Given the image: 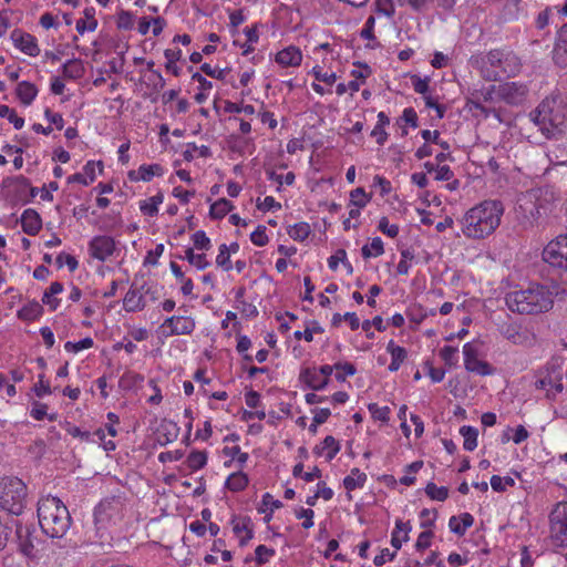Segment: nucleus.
Segmentation results:
<instances>
[{
	"mask_svg": "<svg viewBox=\"0 0 567 567\" xmlns=\"http://www.w3.org/2000/svg\"><path fill=\"white\" fill-rule=\"evenodd\" d=\"M503 214L504 205L501 200H484L463 216L461 219L462 231L467 238L483 239L496 230Z\"/></svg>",
	"mask_w": 567,
	"mask_h": 567,
	"instance_id": "1",
	"label": "nucleus"
},
{
	"mask_svg": "<svg viewBox=\"0 0 567 567\" xmlns=\"http://www.w3.org/2000/svg\"><path fill=\"white\" fill-rule=\"evenodd\" d=\"M471 64L480 70L484 80L493 82L515 76L520 69L518 56L512 51L501 49L472 56Z\"/></svg>",
	"mask_w": 567,
	"mask_h": 567,
	"instance_id": "2",
	"label": "nucleus"
},
{
	"mask_svg": "<svg viewBox=\"0 0 567 567\" xmlns=\"http://www.w3.org/2000/svg\"><path fill=\"white\" fill-rule=\"evenodd\" d=\"M37 512L42 532L51 538H62L71 527L70 512L58 497H42Z\"/></svg>",
	"mask_w": 567,
	"mask_h": 567,
	"instance_id": "3",
	"label": "nucleus"
},
{
	"mask_svg": "<svg viewBox=\"0 0 567 567\" xmlns=\"http://www.w3.org/2000/svg\"><path fill=\"white\" fill-rule=\"evenodd\" d=\"M566 121V105L556 95L546 97L537 107V115L534 124L542 134L547 137H555L563 131Z\"/></svg>",
	"mask_w": 567,
	"mask_h": 567,
	"instance_id": "4",
	"label": "nucleus"
},
{
	"mask_svg": "<svg viewBox=\"0 0 567 567\" xmlns=\"http://www.w3.org/2000/svg\"><path fill=\"white\" fill-rule=\"evenodd\" d=\"M28 498L27 485L16 476L0 480V507L12 515L22 514Z\"/></svg>",
	"mask_w": 567,
	"mask_h": 567,
	"instance_id": "5",
	"label": "nucleus"
},
{
	"mask_svg": "<svg viewBox=\"0 0 567 567\" xmlns=\"http://www.w3.org/2000/svg\"><path fill=\"white\" fill-rule=\"evenodd\" d=\"M126 499L123 495H113L102 499L94 509V522L101 527L117 523L124 517Z\"/></svg>",
	"mask_w": 567,
	"mask_h": 567,
	"instance_id": "6",
	"label": "nucleus"
},
{
	"mask_svg": "<svg viewBox=\"0 0 567 567\" xmlns=\"http://www.w3.org/2000/svg\"><path fill=\"white\" fill-rule=\"evenodd\" d=\"M146 298L151 301L158 300L157 288L146 282L138 285L135 279L123 299V308L127 312L141 311L146 307Z\"/></svg>",
	"mask_w": 567,
	"mask_h": 567,
	"instance_id": "7",
	"label": "nucleus"
},
{
	"mask_svg": "<svg viewBox=\"0 0 567 567\" xmlns=\"http://www.w3.org/2000/svg\"><path fill=\"white\" fill-rule=\"evenodd\" d=\"M543 259L553 267L567 271V234L559 235L543 250Z\"/></svg>",
	"mask_w": 567,
	"mask_h": 567,
	"instance_id": "8",
	"label": "nucleus"
},
{
	"mask_svg": "<svg viewBox=\"0 0 567 567\" xmlns=\"http://www.w3.org/2000/svg\"><path fill=\"white\" fill-rule=\"evenodd\" d=\"M535 385L538 390H543L548 398L560 393L563 391L560 365L554 363L546 371L539 372Z\"/></svg>",
	"mask_w": 567,
	"mask_h": 567,
	"instance_id": "9",
	"label": "nucleus"
},
{
	"mask_svg": "<svg viewBox=\"0 0 567 567\" xmlns=\"http://www.w3.org/2000/svg\"><path fill=\"white\" fill-rule=\"evenodd\" d=\"M550 535L559 547H567V503H559L550 516Z\"/></svg>",
	"mask_w": 567,
	"mask_h": 567,
	"instance_id": "10",
	"label": "nucleus"
},
{
	"mask_svg": "<svg viewBox=\"0 0 567 567\" xmlns=\"http://www.w3.org/2000/svg\"><path fill=\"white\" fill-rule=\"evenodd\" d=\"M563 292L556 282H546L534 288V312H546L553 308L554 298Z\"/></svg>",
	"mask_w": 567,
	"mask_h": 567,
	"instance_id": "11",
	"label": "nucleus"
},
{
	"mask_svg": "<svg viewBox=\"0 0 567 567\" xmlns=\"http://www.w3.org/2000/svg\"><path fill=\"white\" fill-rule=\"evenodd\" d=\"M464 367L468 372L485 377L494 373V368L486 361L478 359V349L467 342L463 346Z\"/></svg>",
	"mask_w": 567,
	"mask_h": 567,
	"instance_id": "12",
	"label": "nucleus"
},
{
	"mask_svg": "<svg viewBox=\"0 0 567 567\" xmlns=\"http://www.w3.org/2000/svg\"><path fill=\"white\" fill-rule=\"evenodd\" d=\"M506 305L512 312L532 313V289L513 291L506 296Z\"/></svg>",
	"mask_w": 567,
	"mask_h": 567,
	"instance_id": "13",
	"label": "nucleus"
},
{
	"mask_svg": "<svg viewBox=\"0 0 567 567\" xmlns=\"http://www.w3.org/2000/svg\"><path fill=\"white\" fill-rule=\"evenodd\" d=\"M19 550L28 558L37 557L33 530L29 526L18 524L16 528Z\"/></svg>",
	"mask_w": 567,
	"mask_h": 567,
	"instance_id": "14",
	"label": "nucleus"
},
{
	"mask_svg": "<svg viewBox=\"0 0 567 567\" xmlns=\"http://www.w3.org/2000/svg\"><path fill=\"white\" fill-rule=\"evenodd\" d=\"M92 257L104 261L113 255L115 250V241L110 236H96L90 243Z\"/></svg>",
	"mask_w": 567,
	"mask_h": 567,
	"instance_id": "15",
	"label": "nucleus"
},
{
	"mask_svg": "<svg viewBox=\"0 0 567 567\" xmlns=\"http://www.w3.org/2000/svg\"><path fill=\"white\" fill-rule=\"evenodd\" d=\"M11 40L13 41L14 45L23 53L30 56H37L40 54L37 39L30 33H25L19 29H16L11 32Z\"/></svg>",
	"mask_w": 567,
	"mask_h": 567,
	"instance_id": "16",
	"label": "nucleus"
},
{
	"mask_svg": "<svg viewBox=\"0 0 567 567\" xmlns=\"http://www.w3.org/2000/svg\"><path fill=\"white\" fill-rule=\"evenodd\" d=\"M162 327H168L173 336L190 334L195 329V321L190 317L172 316L165 319Z\"/></svg>",
	"mask_w": 567,
	"mask_h": 567,
	"instance_id": "17",
	"label": "nucleus"
},
{
	"mask_svg": "<svg viewBox=\"0 0 567 567\" xmlns=\"http://www.w3.org/2000/svg\"><path fill=\"white\" fill-rule=\"evenodd\" d=\"M553 61L559 68H567V23L557 33L553 50Z\"/></svg>",
	"mask_w": 567,
	"mask_h": 567,
	"instance_id": "18",
	"label": "nucleus"
},
{
	"mask_svg": "<svg viewBox=\"0 0 567 567\" xmlns=\"http://www.w3.org/2000/svg\"><path fill=\"white\" fill-rule=\"evenodd\" d=\"M164 169L159 164L141 165L136 171H130L127 176L131 182H150L154 176H162Z\"/></svg>",
	"mask_w": 567,
	"mask_h": 567,
	"instance_id": "19",
	"label": "nucleus"
},
{
	"mask_svg": "<svg viewBox=\"0 0 567 567\" xmlns=\"http://www.w3.org/2000/svg\"><path fill=\"white\" fill-rule=\"evenodd\" d=\"M21 226L25 234L37 235L42 227V220L38 212L32 208L25 209L21 216Z\"/></svg>",
	"mask_w": 567,
	"mask_h": 567,
	"instance_id": "20",
	"label": "nucleus"
},
{
	"mask_svg": "<svg viewBox=\"0 0 567 567\" xmlns=\"http://www.w3.org/2000/svg\"><path fill=\"white\" fill-rule=\"evenodd\" d=\"M301 61V51L292 45L279 51L276 55V62L282 66H298Z\"/></svg>",
	"mask_w": 567,
	"mask_h": 567,
	"instance_id": "21",
	"label": "nucleus"
},
{
	"mask_svg": "<svg viewBox=\"0 0 567 567\" xmlns=\"http://www.w3.org/2000/svg\"><path fill=\"white\" fill-rule=\"evenodd\" d=\"M300 380L312 390H323L329 383V379L322 378L320 373L310 368L301 371Z\"/></svg>",
	"mask_w": 567,
	"mask_h": 567,
	"instance_id": "22",
	"label": "nucleus"
},
{
	"mask_svg": "<svg viewBox=\"0 0 567 567\" xmlns=\"http://www.w3.org/2000/svg\"><path fill=\"white\" fill-rule=\"evenodd\" d=\"M386 350L391 354V363L389 365V370L392 372L398 371L403 361L406 359V350L403 347L395 344L393 340L388 343Z\"/></svg>",
	"mask_w": 567,
	"mask_h": 567,
	"instance_id": "23",
	"label": "nucleus"
},
{
	"mask_svg": "<svg viewBox=\"0 0 567 567\" xmlns=\"http://www.w3.org/2000/svg\"><path fill=\"white\" fill-rule=\"evenodd\" d=\"M313 451L317 455H322L327 451L326 458L331 461L340 451V444L333 436L328 435L322 441L321 446H316Z\"/></svg>",
	"mask_w": 567,
	"mask_h": 567,
	"instance_id": "24",
	"label": "nucleus"
},
{
	"mask_svg": "<svg viewBox=\"0 0 567 567\" xmlns=\"http://www.w3.org/2000/svg\"><path fill=\"white\" fill-rule=\"evenodd\" d=\"M38 94V89L34 84L22 81L17 86V95L22 104L30 105Z\"/></svg>",
	"mask_w": 567,
	"mask_h": 567,
	"instance_id": "25",
	"label": "nucleus"
},
{
	"mask_svg": "<svg viewBox=\"0 0 567 567\" xmlns=\"http://www.w3.org/2000/svg\"><path fill=\"white\" fill-rule=\"evenodd\" d=\"M411 527L409 523L396 520L395 529L392 533L391 545L398 550L401 548L402 543L409 539V532Z\"/></svg>",
	"mask_w": 567,
	"mask_h": 567,
	"instance_id": "26",
	"label": "nucleus"
},
{
	"mask_svg": "<svg viewBox=\"0 0 567 567\" xmlns=\"http://www.w3.org/2000/svg\"><path fill=\"white\" fill-rule=\"evenodd\" d=\"M42 312V306L38 301L33 300L29 301L18 311V317L24 321H33L39 318Z\"/></svg>",
	"mask_w": 567,
	"mask_h": 567,
	"instance_id": "27",
	"label": "nucleus"
},
{
	"mask_svg": "<svg viewBox=\"0 0 567 567\" xmlns=\"http://www.w3.org/2000/svg\"><path fill=\"white\" fill-rule=\"evenodd\" d=\"M367 475L359 468H352L350 475L343 478V486L347 491H354L364 486Z\"/></svg>",
	"mask_w": 567,
	"mask_h": 567,
	"instance_id": "28",
	"label": "nucleus"
},
{
	"mask_svg": "<svg viewBox=\"0 0 567 567\" xmlns=\"http://www.w3.org/2000/svg\"><path fill=\"white\" fill-rule=\"evenodd\" d=\"M234 209V205L226 198H219L212 204L209 215L213 219H221Z\"/></svg>",
	"mask_w": 567,
	"mask_h": 567,
	"instance_id": "29",
	"label": "nucleus"
},
{
	"mask_svg": "<svg viewBox=\"0 0 567 567\" xmlns=\"http://www.w3.org/2000/svg\"><path fill=\"white\" fill-rule=\"evenodd\" d=\"M248 483V476L243 472H237L227 477L225 486L231 492H240L247 487Z\"/></svg>",
	"mask_w": 567,
	"mask_h": 567,
	"instance_id": "30",
	"label": "nucleus"
},
{
	"mask_svg": "<svg viewBox=\"0 0 567 567\" xmlns=\"http://www.w3.org/2000/svg\"><path fill=\"white\" fill-rule=\"evenodd\" d=\"M460 434L463 436V447L466 451H474L477 447L478 431L476 427L463 425L460 429Z\"/></svg>",
	"mask_w": 567,
	"mask_h": 567,
	"instance_id": "31",
	"label": "nucleus"
},
{
	"mask_svg": "<svg viewBox=\"0 0 567 567\" xmlns=\"http://www.w3.org/2000/svg\"><path fill=\"white\" fill-rule=\"evenodd\" d=\"M84 69L82 63L76 60L72 59L66 61L62 66V74L64 78L75 80L83 75Z\"/></svg>",
	"mask_w": 567,
	"mask_h": 567,
	"instance_id": "32",
	"label": "nucleus"
},
{
	"mask_svg": "<svg viewBox=\"0 0 567 567\" xmlns=\"http://www.w3.org/2000/svg\"><path fill=\"white\" fill-rule=\"evenodd\" d=\"M164 196L162 193H157L153 197H151L147 202L141 203V212L147 216H156L158 213V205L163 203Z\"/></svg>",
	"mask_w": 567,
	"mask_h": 567,
	"instance_id": "33",
	"label": "nucleus"
},
{
	"mask_svg": "<svg viewBox=\"0 0 567 567\" xmlns=\"http://www.w3.org/2000/svg\"><path fill=\"white\" fill-rule=\"evenodd\" d=\"M12 186L16 192L14 199L17 202L28 203L29 202L28 189L30 188L29 179L23 176H20L18 178H16Z\"/></svg>",
	"mask_w": 567,
	"mask_h": 567,
	"instance_id": "34",
	"label": "nucleus"
},
{
	"mask_svg": "<svg viewBox=\"0 0 567 567\" xmlns=\"http://www.w3.org/2000/svg\"><path fill=\"white\" fill-rule=\"evenodd\" d=\"M383 252V241L380 237L373 238L370 246L364 245L361 249V254L364 259L381 256Z\"/></svg>",
	"mask_w": 567,
	"mask_h": 567,
	"instance_id": "35",
	"label": "nucleus"
},
{
	"mask_svg": "<svg viewBox=\"0 0 567 567\" xmlns=\"http://www.w3.org/2000/svg\"><path fill=\"white\" fill-rule=\"evenodd\" d=\"M311 233L310 225L308 223L301 221L298 224H295L293 226H290L288 229V235L293 239L298 241H303L308 238V236Z\"/></svg>",
	"mask_w": 567,
	"mask_h": 567,
	"instance_id": "36",
	"label": "nucleus"
},
{
	"mask_svg": "<svg viewBox=\"0 0 567 567\" xmlns=\"http://www.w3.org/2000/svg\"><path fill=\"white\" fill-rule=\"evenodd\" d=\"M503 334L506 339L517 344L525 342L528 338L526 331L522 332L519 327L515 323L506 326L503 329Z\"/></svg>",
	"mask_w": 567,
	"mask_h": 567,
	"instance_id": "37",
	"label": "nucleus"
},
{
	"mask_svg": "<svg viewBox=\"0 0 567 567\" xmlns=\"http://www.w3.org/2000/svg\"><path fill=\"white\" fill-rule=\"evenodd\" d=\"M207 463V454L203 451H193L186 458V464L192 471L203 468Z\"/></svg>",
	"mask_w": 567,
	"mask_h": 567,
	"instance_id": "38",
	"label": "nucleus"
},
{
	"mask_svg": "<svg viewBox=\"0 0 567 567\" xmlns=\"http://www.w3.org/2000/svg\"><path fill=\"white\" fill-rule=\"evenodd\" d=\"M425 494L433 501L443 502L449 497V488L445 486H436L433 482L425 486Z\"/></svg>",
	"mask_w": 567,
	"mask_h": 567,
	"instance_id": "39",
	"label": "nucleus"
},
{
	"mask_svg": "<svg viewBox=\"0 0 567 567\" xmlns=\"http://www.w3.org/2000/svg\"><path fill=\"white\" fill-rule=\"evenodd\" d=\"M187 261L195 266L197 269L203 270L209 266L205 254H195L193 248H187L185 251Z\"/></svg>",
	"mask_w": 567,
	"mask_h": 567,
	"instance_id": "40",
	"label": "nucleus"
},
{
	"mask_svg": "<svg viewBox=\"0 0 567 567\" xmlns=\"http://www.w3.org/2000/svg\"><path fill=\"white\" fill-rule=\"evenodd\" d=\"M0 117L8 118L17 130L22 128L24 125V120L18 116L16 111L8 105H0Z\"/></svg>",
	"mask_w": 567,
	"mask_h": 567,
	"instance_id": "41",
	"label": "nucleus"
},
{
	"mask_svg": "<svg viewBox=\"0 0 567 567\" xmlns=\"http://www.w3.org/2000/svg\"><path fill=\"white\" fill-rule=\"evenodd\" d=\"M334 368L338 371L336 373V379L340 382H343L346 380V377H351L357 372L355 367L350 362H337L334 364Z\"/></svg>",
	"mask_w": 567,
	"mask_h": 567,
	"instance_id": "42",
	"label": "nucleus"
},
{
	"mask_svg": "<svg viewBox=\"0 0 567 567\" xmlns=\"http://www.w3.org/2000/svg\"><path fill=\"white\" fill-rule=\"evenodd\" d=\"M370 196H368L363 188L358 187L350 193V202L354 207L363 208L369 203Z\"/></svg>",
	"mask_w": 567,
	"mask_h": 567,
	"instance_id": "43",
	"label": "nucleus"
},
{
	"mask_svg": "<svg viewBox=\"0 0 567 567\" xmlns=\"http://www.w3.org/2000/svg\"><path fill=\"white\" fill-rule=\"evenodd\" d=\"M216 264L226 271L231 269L233 266L230 262L229 248L226 244H221L219 246V254L216 257Z\"/></svg>",
	"mask_w": 567,
	"mask_h": 567,
	"instance_id": "44",
	"label": "nucleus"
},
{
	"mask_svg": "<svg viewBox=\"0 0 567 567\" xmlns=\"http://www.w3.org/2000/svg\"><path fill=\"white\" fill-rule=\"evenodd\" d=\"M457 348L445 346L440 350V357L449 367H454L457 363Z\"/></svg>",
	"mask_w": 567,
	"mask_h": 567,
	"instance_id": "45",
	"label": "nucleus"
},
{
	"mask_svg": "<svg viewBox=\"0 0 567 567\" xmlns=\"http://www.w3.org/2000/svg\"><path fill=\"white\" fill-rule=\"evenodd\" d=\"M194 247L198 250H209L212 247L210 239L206 236L204 230H197L192 236Z\"/></svg>",
	"mask_w": 567,
	"mask_h": 567,
	"instance_id": "46",
	"label": "nucleus"
},
{
	"mask_svg": "<svg viewBox=\"0 0 567 567\" xmlns=\"http://www.w3.org/2000/svg\"><path fill=\"white\" fill-rule=\"evenodd\" d=\"M372 417L382 422H388L390 419V408L379 406L377 403H370L368 406Z\"/></svg>",
	"mask_w": 567,
	"mask_h": 567,
	"instance_id": "47",
	"label": "nucleus"
},
{
	"mask_svg": "<svg viewBox=\"0 0 567 567\" xmlns=\"http://www.w3.org/2000/svg\"><path fill=\"white\" fill-rule=\"evenodd\" d=\"M93 347V339L87 337V338H84L78 342H71V341H68L65 344H64V349L68 351V352H73V353H76L79 351H82L84 349H90Z\"/></svg>",
	"mask_w": 567,
	"mask_h": 567,
	"instance_id": "48",
	"label": "nucleus"
},
{
	"mask_svg": "<svg viewBox=\"0 0 567 567\" xmlns=\"http://www.w3.org/2000/svg\"><path fill=\"white\" fill-rule=\"evenodd\" d=\"M275 549L269 548L265 545H259L255 549L256 561L259 566L266 564L269 560V558L275 556Z\"/></svg>",
	"mask_w": 567,
	"mask_h": 567,
	"instance_id": "49",
	"label": "nucleus"
},
{
	"mask_svg": "<svg viewBox=\"0 0 567 567\" xmlns=\"http://www.w3.org/2000/svg\"><path fill=\"white\" fill-rule=\"evenodd\" d=\"M514 484L515 481L511 476L501 477L498 475H493L491 477V486L495 492H504L506 485L513 486Z\"/></svg>",
	"mask_w": 567,
	"mask_h": 567,
	"instance_id": "50",
	"label": "nucleus"
},
{
	"mask_svg": "<svg viewBox=\"0 0 567 567\" xmlns=\"http://www.w3.org/2000/svg\"><path fill=\"white\" fill-rule=\"evenodd\" d=\"M55 261L59 268L66 265L71 272H73L79 266L76 258L65 252L59 254Z\"/></svg>",
	"mask_w": 567,
	"mask_h": 567,
	"instance_id": "51",
	"label": "nucleus"
},
{
	"mask_svg": "<svg viewBox=\"0 0 567 567\" xmlns=\"http://www.w3.org/2000/svg\"><path fill=\"white\" fill-rule=\"evenodd\" d=\"M250 240L254 245L258 247H264L268 243V236L266 234V227L262 225H259L255 231L250 235Z\"/></svg>",
	"mask_w": 567,
	"mask_h": 567,
	"instance_id": "52",
	"label": "nucleus"
},
{
	"mask_svg": "<svg viewBox=\"0 0 567 567\" xmlns=\"http://www.w3.org/2000/svg\"><path fill=\"white\" fill-rule=\"evenodd\" d=\"M134 17L131 12L122 10L117 17V28L123 30H131L133 28Z\"/></svg>",
	"mask_w": 567,
	"mask_h": 567,
	"instance_id": "53",
	"label": "nucleus"
},
{
	"mask_svg": "<svg viewBox=\"0 0 567 567\" xmlns=\"http://www.w3.org/2000/svg\"><path fill=\"white\" fill-rule=\"evenodd\" d=\"M378 228L380 231L385 234L386 236L391 238H395L399 234V226L398 225H390L386 217H382L379 220Z\"/></svg>",
	"mask_w": 567,
	"mask_h": 567,
	"instance_id": "54",
	"label": "nucleus"
},
{
	"mask_svg": "<svg viewBox=\"0 0 567 567\" xmlns=\"http://www.w3.org/2000/svg\"><path fill=\"white\" fill-rule=\"evenodd\" d=\"M312 74L317 81L324 82L329 85H332L337 80L336 73L323 72L320 66H315L312 69Z\"/></svg>",
	"mask_w": 567,
	"mask_h": 567,
	"instance_id": "55",
	"label": "nucleus"
},
{
	"mask_svg": "<svg viewBox=\"0 0 567 567\" xmlns=\"http://www.w3.org/2000/svg\"><path fill=\"white\" fill-rule=\"evenodd\" d=\"M437 516V512L435 509L424 508L420 513V517L422 518L421 527L429 528L434 525V520Z\"/></svg>",
	"mask_w": 567,
	"mask_h": 567,
	"instance_id": "56",
	"label": "nucleus"
},
{
	"mask_svg": "<svg viewBox=\"0 0 567 567\" xmlns=\"http://www.w3.org/2000/svg\"><path fill=\"white\" fill-rule=\"evenodd\" d=\"M33 391L35 395L39 398L52 393L49 382L44 381V374L39 375V381L38 383L34 384Z\"/></svg>",
	"mask_w": 567,
	"mask_h": 567,
	"instance_id": "57",
	"label": "nucleus"
},
{
	"mask_svg": "<svg viewBox=\"0 0 567 567\" xmlns=\"http://www.w3.org/2000/svg\"><path fill=\"white\" fill-rule=\"evenodd\" d=\"M297 517L298 518H302L303 523H302V527L308 529L310 527L313 526V516H315V512L310 508H300L298 512H297Z\"/></svg>",
	"mask_w": 567,
	"mask_h": 567,
	"instance_id": "58",
	"label": "nucleus"
},
{
	"mask_svg": "<svg viewBox=\"0 0 567 567\" xmlns=\"http://www.w3.org/2000/svg\"><path fill=\"white\" fill-rule=\"evenodd\" d=\"M257 208L267 212L275 208L280 209L281 205L280 203L276 202L272 196H267L262 202H260V198L257 199Z\"/></svg>",
	"mask_w": 567,
	"mask_h": 567,
	"instance_id": "59",
	"label": "nucleus"
},
{
	"mask_svg": "<svg viewBox=\"0 0 567 567\" xmlns=\"http://www.w3.org/2000/svg\"><path fill=\"white\" fill-rule=\"evenodd\" d=\"M234 533L240 536L241 533L246 532V537L240 539V545L244 546L247 540L252 538V530L248 528L246 523H236L233 527Z\"/></svg>",
	"mask_w": 567,
	"mask_h": 567,
	"instance_id": "60",
	"label": "nucleus"
},
{
	"mask_svg": "<svg viewBox=\"0 0 567 567\" xmlns=\"http://www.w3.org/2000/svg\"><path fill=\"white\" fill-rule=\"evenodd\" d=\"M433 537V533L431 530L422 532L416 540L415 547L417 550H424L431 545V538Z\"/></svg>",
	"mask_w": 567,
	"mask_h": 567,
	"instance_id": "61",
	"label": "nucleus"
},
{
	"mask_svg": "<svg viewBox=\"0 0 567 567\" xmlns=\"http://www.w3.org/2000/svg\"><path fill=\"white\" fill-rule=\"evenodd\" d=\"M412 85L415 92L425 94L429 90V80L421 79L419 75L411 76Z\"/></svg>",
	"mask_w": 567,
	"mask_h": 567,
	"instance_id": "62",
	"label": "nucleus"
},
{
	"mask_svg": "<svg viewBox=\"0 0 567 567\" xmlns=\"http://www.w3.org/2000/svg\"><path fill=\"white\" fill-rule=\"evenodd\" d=\"M347 258V251L344 249H338L334 255L329 257L328 266L331 270H337L339 262H343Z\"/></svg>",
	"mask_w": 567,
	"mask_h": 567,
	"instance_id": "63",
	"label": "nucleus"
},
{
	"mask_svg": "<svg viewBox=\"0 0 567 567\" xmlns=\"http://www.w3.org/2000/svg\"><path fill=\"white\" fill-rule=\"evenodd\" d=\"M44 116L51 124L55 125L58 130L63 128L64 121L60 113H53L50 109H47L44 111Z\"/></svg>",
	"mask_w": 567,
	"mask_h": 567,
	"instance_id": "64",
	"label": "nucleus"
}]
</instances>
